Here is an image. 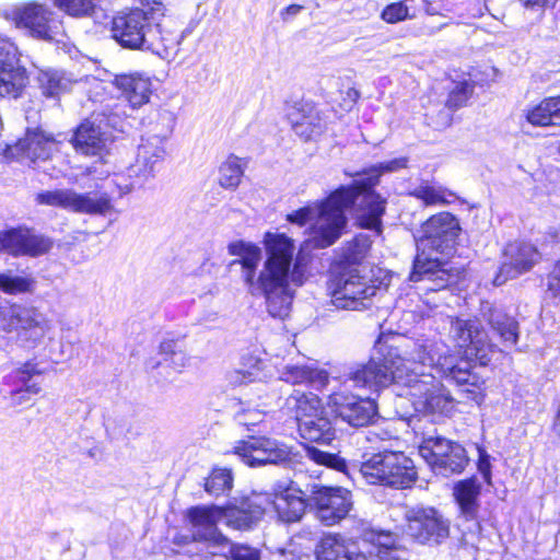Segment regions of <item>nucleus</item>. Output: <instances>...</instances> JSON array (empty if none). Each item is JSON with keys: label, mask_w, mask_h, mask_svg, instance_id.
<instances>
[{"label": "nucleus", "mask_w": 560, "mask_h": 560, "mask_svg": "<svg viewBox=\"0 0 560 560\" xmlns=\"http://www.w3.org/2000/svg\"><path fill=\"white\" fill-rule=\"evenodd\" d=\"M406 532L420 544H441L450 534V523L434 508L416 506L406 512Z\"/></svg>", "instance_id": "a211bd4d"}, {"label": "nucleus", "mask_w": 560, "mask_h": 560, "mask_svg": "<svg viewBox=\"0 0 560 560\" xmlns=\"http://www.w3.org/2000/svg\"><path fill=\"white\" fill-rule=\"evenodd\" d=\"M210 546L220 548L225 556V560H261L260 550L249 545L236 544L228 539L226 544Z\"/></svg>", "instance_id": "79ce46f5"}, {"label": "nucleus", "mask_w": 560, "mask_h": 560, "mask_svg": "<svg viewBox=\"0 0 560 560\" xmlns=\"http://www.w3.org/2000/svg\"><path fill=\"white\" fill-rule=\"evenodd\" d=\"M12 377L19 386L11 392V400L14 406L27 402L30 395H36L42 389L43 370L38 368L37 363H24L13 372Z\"/></svg>", "instance_id": "c85d7f7f"}, {"label": "nucleus", "mask_w": 560, "mask_h": 560, "mask_svg": "<svg viewBox=\"0 0 560 560\" xmlns=\"http://www.w3.org/2000/svg\"><path fill=\"white\" fill-rule=\"evenodd\" d=\"M481 485L476 477L467 478L455 483L453 494L458 505L459 518L470 523L469 530H480L478 522L479 497Z\"/></svg>", "instance_id": "b1692460"}, {"label": "nucleus", "mask_w": 560, "mask_h": 560, "mask_svg": "<svg viewBox=\"0 0 560 560\" xmlns=\"http://www.w3.org/2000/svg\"><path fill=\"white\" fill-rule=\"evenodd\" d=\"M410 357L413 362L435 369L446 380L464 387V390L471 394L474 399L485 383L472 371V365L467 360L458 359L456 355H442L434 350L432 343H417Z\"/></svg>", "instance_id": "9d476101"}, {"label": "nucleus", "mask_w": 560, "mask_h": 560, "mask_svg": "<svg viewBox=\"0 0 560 560\" xmlns=\"http://www.w3.org/2000/svg\"><path fill=\"white\" fill-rule=\"evenodd\" d=\"M108 132L101 122L86 119L74 130L71 143L83 155H101L108 142Z\"/></svg>", "instance_id": "a878e982"}, {"label": "nucleus", "mask_w": 560, "mask_h": 560, "mask_svg": "<svg viewBox=\"0 0 560 560\" xmlns=\"http://www.w3.org/2000/svg\"><path fill=\"white\" fill-rule=\"evenodd\" d=\"M308 508L315 517L326 526H332L345 520L353 509L350 490L343 487L310 485Z\"/></svg>", "instance_id": "2eb2a0df"}, {"label": "nucleus", "mask_w": 560, "mask_h": 560, "mask_svg": "<svg viewBox=\"0 0 560 560\" xmlns=\"http://www.w3.org/2000/svg\"><path fill=\"white\" fill-rule=\"evenodd\" d=\"M266 259L260 247L245 241L228 245V252L237 256L230 267L241 266V278L247 292L264 298L267 312L275 318H284L291 311L295 290L304 284L306 266L298 255L294 258V241L283 233L267 232L264 237Z\"/></svg>", "instance_id": "f257e3e1"}, {"label": "nucleus", "mask_w": 560, "mask_h": 560, "mask_svg": "<svg viewBox=\"0 0 560 560\" xmlns=\"http://www.w3.org/2000/svg\"><path fill=\"white\" fill-rule=\"evenodd\" d=\"M327 290L336 308L362 311L371 307L372 298L378 287L370 278L362 276L358 268L345 266L331 276Z\"/></svg>", "instance_id": "1a4fd4ad"}, {"label": "nucleus", "mask_w": 560, "mask_h": 560, "mask_svg": "<svg viewBox=\"0 0 560 560\" xmlns=\"http://www.w3.org/2000/svg\"><path fill=\"white\" fill-rule=\"evenodd\" d=\"M410 195L422 200L425 206L445 202V198L441 190L428 184L416 187Z\"/></svg>", "instance_id": "de8ad7c7"}, {"label": "nucleus", "mask_w": 560, "mask_h": 560, "mask_svg": "<svg viewBox=\"0 0 560 560\" xmlns=\"http://www.w3.org/2000/svg\"><path fill=\"white\" fill-rule=\"evenodd\" d=\"M299 433L308 442L329 444L336 436V429L325 410L307 418H301L298 423Z\"/></svg>", "instance_id": "c756f323"}, {"label": "nucleus", "mask_w": 560, "mask_h": 560, "mask_svg": "<svg viewBox=\"0 0 560 560\" xmlns=\"http://www.w3.org/2000/svg\"><path fill=\"white\" fill-rule=\"evenodd\" d=\"M523 5L530 10H542L545 9L552 0H521Z\"/></svg>", "instance_id": "4d7b16f0"}, {"label": "nucleus", "mask_w": 560, "mask_h": 560, "mask_svg": "<svg viewBox=\"0 0 560 560\" xmlns=\"http://www.w3.org/2000/svg\"><path fill=\"white\" fill-rule=\"evenodd\" d=\"M317 560H366L358 544L341 535L324 536L316 545Z\"/></svg>", "instance_id": "bb28decb"}, {"label": "nucleus", "mask_w": 560, "mask_h": 560, "mask_svg": "<svg viewBox=\"0 0 560 560\" xmlns=\"http://www.w3.org/2000/svg\"><path fill=\"white\" fill-rule=\"evenodd\" d=\"M264 419V415L258 410H248L244 412H238L235 416V420L240 425L249 427L256 425L260 423Z\"/></svg>", "instance_id": "3c124183"}, {"label": "nucleus", "mask_w": 560, "mask_h": 560, "mask_svg": "<svg viewBox=\"0 0 560 560\" xmlns=\"http://www.w3.org/2000/svg\"><path fill=\"white\" fill-rule=\"evenodd\" d=\"M34 283L32 278L0 273V290L8 294L31 292Z\"/></svg>", "instance_id": "c03bdc74"}, {"label": "nucleus", "mask_w": 560, "mask_h": 560, "mask_svg": "<svg viewBox=\"0 0 560 560\" xmlns=\"http://www.w3.org/2000/svg\"><path fill=\"white\" fill-rule=\"evenodd\" d=\"M142 8L118 12L112 20V37L122 48L149 50L161 56L178 44L177 36L163 28L165 0H140Z\"/></svg>", "instance_id": "39448f33"}, {"label": "nucleus", "mask_w": 560, "mask_h": 560, "mask_svg": "<svg viewBox=\"0 0 560 560\" xmlns=\"http://www.w3.org/2000/svg\"><path fill=\"white\" fill-rule=\"evenodd\" d=\"M113 184L118 188L119 195H126L130 191L141 188L145 183L141 177H129V174H116L113 179Z\"/></svg>", "instance_id": "09e8293b"}, {"label": "nucleus", "mask_w": 560, "mask_h": 560, "mask_svg": "<svg viewBox=\"0 0 560 560\" xmlns=\"http://www.w3.org/2000/svg\"><path fill=\"white\" fill-rule=\"evenodd\" d=\"M448 336L459 349L464 350V360L470 364L472 360L481 366L490 362L495 346L490 341L479 319L452 318Z\"/></svg>", "instance_id": "ddd939ff"}, {"label": "nucleus", "mask_w": 560, "mask_h": 560, "mask_svg": "<svg viewBox=\"0 0 560 560\" xmlns=\"http://www.w3.org/2000/svg\"><path fill=\"white\" fill-rule=\"evenodd\" d=\"M233 474L229 468L214 467L205 479V491L213 497L228 494L233 488Z\"/></svg>", "instance_id": "ea45409f"}, {"label": "nucleus", "mask_w": 560, "mask_h": 560, "mask_svg": "<svg viewBox=\"0 0 560 560\" xmlns=\"http://www.w3.org/2000/svg\"><path fill=\"white\" fill-rule=\"evenodd\" d=\"M407 164L408 159L405 156L374 164L359 173V178L348 185L353 190L355 217L361 228L381 232L386 199L377 194L374 187L384 173L397 172L407 167Z\"/></svg>", "instance_id": "6e6552de"}, {"label": "nucleus", "mask_w": 560, "mask_h": 560, "mask_svg": "<svg viewBox=\"0 0 560 560\" xmlns=\"http://www.w3.org/2000/svg\"><path fill=\"white\" fill-rule=\"evenodd\" d=\"M303 9L300 4H291L281 11V16L285 20V15L294 16Z\"/></svg>", "instance_id": "13d9d810"}, {"label": "nucleus", "mask_w": 560, "mask_h": 560, "mask_svg": "<svg viewBox=\"0 0 560 560\" xmlns=\"http://www.w3.org/2000/svg\"><path fill=\"white\" fill-rule=\"evenodd\" d=\"M365 540L377 548L378 560H405V550L398 546L397 536L390 532L372 530L365 535Z\"/></svg>", "instance_id": "e433bc0d"}, {"label": "nucleus", "mask_w": 560, "mask_h": 560, "mask_svg": "<svg viewBox=\"0 0 560 560\" xmlns=\"http://www.w3.org/2000/svg\"><path fill=\"white\" fill-rule=\"evenodd\" d=\"M347 376L354 387L376 395L395 384L408 387L410 395L419 398L416 409L432 421L451 417L455 410L454 398L435 383V377L431 373L409 371L397 347L387 341L377 340L370 360L350 366Z\"/></svg>", "instance_id": "f03ea898"}, {"label": "nucleus", "mask_w": 560, "mask_h": 560, "mask_svg": "<svg viewBox=\"0 0 560 560\" xmlns=\"http://www.w3.org/2000/svg\"><path fill=\"white\" fill-rule=\"evenodd\" d=\"M51 245L48 237L28 229L11 228L0 231V253L13 257H38L48 253Z\"/></svg>", "instance_id": "4be33fe9"}, {"label": "nucleus", "mask_w": 560, "mask_h": 560, "mask_svg": "<svg viewBox=\"0 0 560 560\" xmlns=\"http://www.w3.org/2000/svg\"><path fill=\"white\" fill-rule=\"evenodd\" d=\"M526 120L533 126H560V96L547 97L528 109Z\"/></svg>", "instance_id": "f704fd0d"}, {"label": "nucleus", "mask_w": 560, "mask_h": 560, "mask_svg": "<svg viewBox=\"0 0 560 560\" xmlns=\"http://www.w3.org/2000/svg\"><path fill=\"white\" fill-rule=\"evenodd\" d=\"M478 469L487 483L491 482V464L490 456L486 452H481L478 459Z\"/></svg>", "instance_id": "864d4df0"}, {"label": "nucleus", "mask_w": 560, "mask_h": 560, "mask_svg": "<svg viewBox=\"0 0 560 560\" xmlns=\"http://www.w3.org/2000/svg\"><path fill=\"white\" fill-rule=\"evenodd\" d=\"M295 485L291 481L288 487L276 494L273 501L278 517L284 523L299 522L308 506L310 485L306 486L305 490L295 487Z\"/></svg>", "instance_id": "393cba45"}, {"label": "nucleus", "mask_w": 560, "mask_h": 560, "mask_svg": "<svg viewBox=\"0 0 560 560\" xmlns=\"http://www.w3.org/2000/svg\"><path fill=\"white\" fill-rule=\"evenodd\" d=\"M36 82L43 96L58 100L72 89L75 80L63 70L48 68L38 71Z\"/></svg>", "instance_id": "7c9ffc66"}, {"label": "nucleus", "mask_w": 560, "mask_h": 560, "mask_svg": "<svg viewBox=\"0 0 560 560\" xmlns=\"http://www.w3.org/2000/svg\"><path fill=\"white\" fill-rule=\"evenodd\" d=\"M0 328L18 331L21 339L35 345L45 336L48 322L36 308L13 304L0 310Z\"/></svg>", "instance_id": "f3484780"}, {"label": "nucleus", "mask_w": 560, "mask_h": 560, "mask_svg": "<svg viewBox=\"0 0 560 560\" xmlns=\"http://www.w3.org/2000/svg\"><path fill=\"white\" fill-rule=\"evenodd\" d=\"M246 161L231 154L219 168V184L224 189L235 190L244 175Z\"/></svg>", "instance_id": "4c0bfd02"}, {"label": "nucleus", "mask_w": 560, "mask_h": 560, "mask_svg": "<svg viewBox=\"0 0 560 560\" xmlns=\"http://www.w3.org/2000/svg\"><path fill=\"white\" fill-rule=\"evenodd\" d=\"M472 92L474 85L471 83L467 81L457 83L448 94L446 106L453 110H456L465 106L470 96L472 95Z\"/></svg>", "instance_id": "49530a36"}, {"label": "nucleus", "mask_w": 560, "mask_h": 560, "mask_svg": "<svg viewBox=\"0 0 560 560\" xmlns=\"http://www.w3.org/2000/svg\"><path fill=\"white\" fill-rule=\"evenodd\" d=\"M280 380L293 385L308 384L318 389L327 384L328 373L311 365H285Z\"/></svg>", "instance_id": "72a5a7b5"}, {"label": "nucleus", "mask_w": 560, "mask_h": 560, "mask_svg": "<svg viewBox=\"0 0 560 560\" xmlns=\"http://www.w3.org/2000/svg\"><path fill=\"white\" fill-rule=\"evenodd\" d=\"M163 121L167 122L165 129L141 139L138 147L136 162L128 167L129 177H141L147 183L149 178L155 176L161 163L165 156V142L173 131L174 118L171 114L164 113L161 116Z\"/></svg>", "instance_id": "dca6fc26"}, {"label": "nucleus", "mask_w": 560, "mask_h": 560, "mask_svg": "<svg viewBox=\"0 0 560 560\" xmlns=\"http://www.w3.org/2000/svg\"><path fill=\"white\" fill-rule=\"evenodd\" d=\"M288 410L294 412L298 423L301 418H307L324 410L319 397L312 392L294 389L285 400Z\"/></svg>", "instance_id": "c9c22d12"}, {"label": "nucleus", "mask_w": 560, "mask_h": 560, "mask_svg": "<svg viewBox=\"0 0 560 560\" xmlns=\"http://www.w3.org/2000/svg\"><path fill=\"white\" fill-rule=\"evenodd\" d=\"M352 207L355 208L353 190L349 186L341 185L325 199L293 211L287 219L300 226L315 220L312 243L316 248H326L342 235L348 224L346 210Z\"/></svg>", "instance_id": "0eeeda50"}, {"label": "nucleus", "mask_w": 560, "mask_h": 560, "mask_svg": "<svg viewBox=\"0 0 560 560\" xmlns=\"http://www.w3.org/2000/svg\"><path fill=\"white\" fill-rule=\"evenodd\" d=\"M292 128L294 132L304 140H311L322 135L324 131V124L317 113L311 108L308 115H302L294 118L291 115Z\"/></svg>", "instance_id": "a19ab883"}, {"label": "nucleus", "mask_w": 560, "mask_h": 560, "mask_svg": "<svg viewBox=\"0 0 560 560\" xmlns=\"http://www.w3.org/2000/svg\"><path fill=\"white\" fill-rule=\"evenodd\" d=\"M408 16V8L402 2L388 4L382 12V19L387 23H397Z\"/></svg>", "instance_id": "8fccbe9b"}, {"label": "nucleus", "mask_w": 560, "mask_h": 560, "mask_svg": "<svg viewBox=\"0 0 560 560\" xmlns=\"http://www.w3.org/2000/svg\"><path fill=\"white\" fill-rule=\"evenodd\" d=\"M462 229L458 219L451 212H440L422 223L415 234L417 255L413 259L409 280L428 281V290L439 291L456 283L458 273L448 267L445 256H450Z\"/></svg>", "instance_id": "7ed1b4c3"}, {"label": "nucleus", "mask_w": 560, "mask_h": 560, "mask_svg": "<svg viewBox=\"0 0 560 560\" xmlns=\"http://www.w3.org/2000/svg\"><path fill=\"white\" fill-rule=\"evenodd\" d=\"M253 381V373L248 371H234L230 374V383L242 385Z\"/></svg>", "instance_id": "6e6d98bb"}, {"label": "nucleus", "mask_w": 560, "mask_h": 560, "mask_svg": "<svg viewBox=\"0 0 560 560\" xmlns=\"http://www.w3.org/2000/svg\"><path fill=\"white\" fill-rule=\"evenodd\" d=\"M419 451L432 471L442 477L462 474L469 463L465 447L442 435L424 438Z\"/></svg>", "instance_id": "9b49d317"}, {"label": "nucleus", "mask_w": 560, "mask_h": 560, "mask_svg": "<svg viewBox=\"0 0 560 560\" xmlns=\"http://www.w3.org/2000/svg\"><path fill=\"white\" fill-rule=\"evenodd\" d=\"M481 315L505 347H512L517 343L520 336L518 323L502 307L493 306L490 303L482 304Z\"/></svg>", "instance_id": "cd10ccee"}, {"label": "nucleus", "mask_w": 560, "mask_h": 560, "mask_svg": "<svg viewBox=\"0 0 560 560\" xmlns=\"http://www.w3.org/2000/svg\"><path fill=\"white\" fill-rule=\"evenodd\" d=\"M547 288L553 296L560 298V260L555 264L547 276Z\"/></svg>", "instance_id": "603ef678"}, {"label": "nucleus", "mask_w": 560, "mask_h": 560, "mask_svg": "<svg viewBox=\"0 0 560 560\" xmlns=\"http://www.w3.org/2000/svg\"><path fill=\"white\" fill-rule=\"evenodd\" d=\"M234 454L249 467L287 465L291 462V452L285 444L264 436L237 442Z\"/></svg>", "instance_id": "6ab92c4d"}, {"label": "nucleus", "mask_w": 560, "mask_h": 560, "mask_svg": "<svg viewBox=\"0 0 560 560\" xmlns=\"http://www.w3.org/2000/svg\"><path fill=\"white\" fill-rule=\"evenodd\" d=\"M35 202L90 215L104 217L113 210L108 194L78 192L69 188L40 191L35 196Z\"/></svg>", "instance_id": "4468645a"}, {"label": "nucleus", "mask_w": 560, "mask_h": 560, "mask_svg": "<svg viewBox=\"0 0 560 560\" xmlns=\"http://www.w3.org/2000/svg\"><path fill=\"white\" fill-rule=\"evenodd\" d=\"M268 502L267 497L252 493L232 498L224 506L212 504L191 508L188 516L192 524V537L208 545L226 544L228 538L219 532L217 523L224 522L233 529L249 530L261 521Z\"/></svg>", "instance_id": "423d86ee"}, {"label": "nucleus", "mask_w": 560, "mask_h": 560, "mask_svg": "<svg viewBox=\"0 0 560 560\" xmlns=\"http://www.w3.org/2000/svg\"><path fill=\"white\" fill-rule=\"evenodd\" d=\"M20 144L33 162L50 159L56 150L52 135L45 133L39 128H27L25 138L20 141Z\"/></svg>", "instance_id": "2f4dec72"}, {"label": "nucleus", "mask_w": 560, "mask_h": 560, "mask_svg": "<svg viewBox=\"0 0 560 560\" xmlns=\"http://www.w3.org/2000/svg\"><path fill=\"white\" fill-rule=\"evenodd\" d=\"M372 241L370 235L360 233L341 248L340 262L350 267L360 264L366 256Z\"/></svg>", "instance_id": "58836bf2"}, {"label": "nucleus", "mask_w": 560, "mask_h": 560, "mask_svg": "<svg viewBox=\"0 0 560 560\" xmlns=\"http://www.w3.org/2000/svg\"><path fill=\"white\" fill-rule=\"evenodd\" d=\"M392 436V432L380 428H372L368 430L365 434V439L371 443H375L377 441H387L390 440Z\"/></svg>", "instance_id": "5fc2aeb1"}, {"label": "nucleus", "mask_w": 560, "mask_h": 560, "mask_svg": "<svg viewBox=\"0 0 560 560\" xmlns=\"http://www.w3.org/2000/svg\"><path fill=\"white\" fill-rule=\"evenodd\" d=\"M305 456L315 464L343 472L355 481L362 478L370 485H380L394 489L410 488L418 478L413 460L402 452L382 451L363 460L348 463L338 454L322 451L315 446L304 447Z\"/></svg>", "instance_id": "20e7f679"}, {"label": "nucleus", "mask_w": 560, "mask_h": 560, "mask_svg": "<svg viewBox=\"0 0 560 560\" xmlns=\"http://www.w3.org/2000/svg\"><path fill=\"white\" fill-rule=\"evenodd\" d=\"M336 416L353 428L371 424L378 416L376 399L351 393H335L330 396Z\"/></svg>", "instance_id": "412c9836"}, {"label": "nucleus", "mask_w": 560, "mask_h": 560, "mask_svg": "<svg viewBox=\"0 0 560 560\" xmlns=\"http://www.w3.org/2000/svg\"><path fill=\"white\" fill-rule=\"evenodd\" d=\"M558 418L560 419V410H559V412H558Z\"/></svg>", "instance_id": "bf43d9fd"}, {"label": "nucleus", "mask_w": 560, "mask_h": 560, "mask_svg": "<svg viewBox=\"0 0 560 560\" xmlns=\"http://www.w3.org/2000/svg\"><path fill=\"white\" fill-rule=\"evenodd\" d=\"M541 259L537 247L525 241H514L503 249L502 262L493 283L499 287L533 269Z\"/></svg>", "instance_id": "aec40b11"}, {"label": "nucleus", "mask_w": 560, "mask_h": 560, "mask_svg": "<svg viewBox=\"0 0 560 560\" xmlns=\"http://www.w3.org/2000/svg\"><path fill=\"white\" fill-rule=\"evenodd\" d=\"M28 82L26 69L20 65L18 48L9 42L0 44V96L18 98Z\"/></svg>", "instance_id": "5701e85b"}, {"label": "nucleus", "mask_w": 560, "mask_h": 560, "mask_svg": "<svg viewBox=\"0 0 560 560\" xmlns=\"http://www.w3.org/2000/svg\"><path fill=\"white\" fill-rule=\"evenodd\" d=\"M115 83L133 108L149 102L151 82L148 78L141 74H121L115 78Z\"/></svg>", "instance_id": "473e14b6"}, {"label": "nucleus", "mask_w": 560, "mask_h": 560, "mask_svg": "<svg viewBox=\"0 0 560 560\" xmlns=\"http://www.w3.org/2000/svg\"><path fill=\"white\" fill-rule=\"evenodd\" d=\"M160 353L164 355V361L177 370L184 368L188 362L187 354L175 340H164L161 342Z\"/></svg>", "instance_id": "a18cd8bd"}, {"label": "nucleus", "mask_w": 560, "mask_h": 560, "mask_svg": "<svg viewBox=\"0 0 560 560\" xmlns=\"http://www.w3.org/2000/svg\"><path fill=\"white\" fill-rule=\"evenodd\" d=\"M54 4L72 16H92L96 10L95 0H54Z\"/></svg>", "instance_id": "37998d69"}, {"label": "nucleus", "mask_w": 560, "mask_h": 560, "mask_svg": "<svg viewBox=\"0 0 560 560\" xmlns=\"http://www.w3.org/2000/svg\"><path fill=\"white\" fill-rule=\"evenodd\" d=\"M15 27L25 35L44 42H52L62 31L59 15L45 3H24L12 10Z\"/></svg>", "instance_id": "f8f14e48"}]
</instances>
